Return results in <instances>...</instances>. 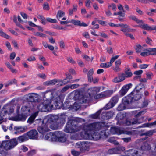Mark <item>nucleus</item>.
<instances>
[{
	"mask_svg": "<svg viewBox=\"0 0 156 156\" xmlns=\"http://www.w3.org/2000/svg\"><path fill=\"white\" fill-rule=\"evenodd\" d=\"M69 86L70 88H71L72 89H74L78 87H79L80 85L78 84H72Z\"/></svg>",
	"mask_w": 156,
	"mask_h": 156,
	"instance_id": "de8ad7c7",
	"label": "nucleus"
},
{
	"mask_svg": "<svg viewBox=\"0 0 156 156\" xmlns=\"http://www.w3.org/2000/svg\"><path fill=\"white\" fill-rule=\"evenodd\" d=\"M112 82L115 83H117L121 82L119 77L114 78L112 80Z\"/></svg>",
	"mask_w": 156,
	"mask_h": 156,
	"instance_id": "4d7b16f0",
	"label": "nucleus"
},
{
	"mask_svg": "<svg viewBox=\"0 0 156 156\" xmlns=\"http://www.w3.org/2000/svg\"><path fill=\"white\" fill-rule=\"evenodd\" d=\"M66 138L64 134H62L61 132H60V135L58 139V141L62 142H64L66 141Z\"/></svg>",
	"mask_w": 156,
	"mask_h": 156,
	"instance_id": "c85d7f7f",
	"label": "nucleus"
},
{
	"mask_svg": "<svg viewBox=\"0 0 156 156\" xmlns=\"http://www.w3.org/2000/svg\"><path fill=\"white\" fill-rule=\"evenodd\" d=\"M69 23L73 24L79 26L87 27L88 25L83 22H81L79 20H72L69 21Z\"/></svg>",
	"mask_w": 156,
	"mask_h": 156,
	"instance_id": "f3484780",
	"label": "nucleus"
},
{
	"mask_svg": "<svg viewBox=\"0 0 156 156\" xmlns=\"http://www.w3.org/2000/svg\"><path fill=\"white\" fill-rule=\"evenodd\" d=\"M17 139L20 142H22L28 140V137L27 136L26 134H25L23 136L18 137L17 138Z\"/></svg>",
	"mask_w": 156,
	"mask_h": 156,
	"instance_id": "cd10ccee",
	"label": "nucleus"
},
{
	"mask_svg": "<svg viewBox=\"0 0 156 156\" xmlns=\"http://www.w3.org/2000/svg\"><path fill=\"white\" fill-rule=\"evenodd\" d=\"M82 35L86 38H89L90 37L89 34L88 32H85L83 33Z\"/></svg>",
	"mask_w": 156,
	"mask_h": 156,
	"instance_id": "774afa93",
	"label": "nucleus"
},
{
	"mask_svg": "<svg viewBox=\"0 0 156 156\" xmlns=\"http://www.w3.org/2000/svg\"><path fill=\"white\" fill-rule=\"evenodd\" d=\"M156 125V121L154 122H152L151 123H147L143 124L142 126L139 127H149L151 126Z\"/></svg>",
	"mask_w": 156,
	"mask_h": 156,
	"instance_id": "f704fd0d",
	"label": "nucleus"
},
{
	"mask_svg": "<svg viewBox=\"0 0 156 156\" xmlns=\"http://www.w3.org/2000/svg\"><path fill=\"white\" fill-rule=\"evenodd\" d=\"M93 7L95 10L97 11L99 9V7L98 5L96 3H94L93 4Z\"/></svg>",
	"mask_w": 156,
	"mask_h": 156,
	"instance_id": "338daca9",
	"label": "nucleus"
},
{
	"mask_svg": "<svg viewBox=\"0 0 156 156\" xmlns=\"http://www.w3.org/2000/svg\"><path fill=\"white\" fill-rule=\"evenodd\" d=\"M66 79H65L62 80H61L57 79V85L58 86H62L69 83V81H66Z\"/></svg>",
	"mask_w": 156,
	"mask_h": 156,
	"instance_id": "b1692460",
	"label": "nucleus"
},
{
	"mask_svg": "<svg viewBox=\"0 0 156 156\" xmlns=\"http://www.w3.org/2000/svg\"><path fill=\"white\" fill-rule=\"evenodd\" d=\"M129 18L139 24V25L138 26V27L144 29L146 24L144 23L142 20H139L134 15H130L129 16Z\"/></svg>",
	"mask_w": 156,
	"mask_h": 156,
	"instance_id": "f8f14e48",
	"label": "nucleus"
},
{
	"mask_svg": "<svg viewBox=\"0 0 156 156\" xmlns=\"http://www.w3.org/2000/svg\"><path fill=\"white\" fill-rule=\"evenodd\" d=\"M36 116V115H34L30 117L27 120V122L30 124L33 123L35 118Z\"/></svg>",
	"mask_w": 156,
	"mask_h": 156,
	"instance_id": "4c0bfd02",
	"label": "nucleus"
},
{
	"mask_svg": "<svg viewBox=\"0 0 156 156\" xmlns=\"http://www.w3.org/2000/svg\"><path fill=\"white\" fill-rule=\"evenodd\" d=\"M118 96H115L113 97L110 101L115 105L118 102Z\"/></svg>",
	"mask_w": 156,
	"mask_h": 156,
	"instance_id": "72a5a7b5",
	"label": "nucleus"
},
{
	"mask_svg": "<svg viewBox=\"0 0 156 156\" xmlns=\"http://www.w3.org/2000/svg\"><path fill=\"white\" fill-rule=\"evenodd\" d=\"M91 3L90 0H86L85 2V6L87 8L90 9L91 7Z\"/></svg>",
	"mask_w": 156,
	"mask_h": 156,
	"instance_id": "c03bdc74",
	"label": "nucleus"
},
{
	"mask_svg": "<svg viewBox=\"0 0 156 156\" xmlns=\"http://www.w3.org/2000/svg\"><path fill=\"white\" fill-rule=\"evenodd\" d=\"M108 24L109 26L111 27H121L122 28H123L126 25V24L123 23L115 24L111 22L108 23Z\"/></svg>",
	"mask_w": 156,
	"mask_h": 156,
	"instance_id": "bb28decb",
	"label": "nucleus"
},
{
	"mask_svg": "<svg viewBox=\"0 0 156 156\" xmlns=\"http://www.w3.org/2000/svg\"><path fill=\"white\" fill-rule=\"evenodd\" d=\"M110 132L113 134H117L120 135L124 133L127 135H130L131 134V132L129 131H124L121 130L120 128L116 127H112L110 129Z\"/></svg>",
	"mask_w": 156,
	"mask_h": 156,
	"instance_id": "9b49d317",
	"label": "nucleus"
},
{
	"mask_svg": "<svg viewBox=\"0 0 156 156\" xmlns=\"http://www.w3.org/2000/svg\"><path fill=\"white\" fill-rule=\"evenodd\" d=\"M51 136V138L50 140L52 141H56L58 140V139L60 135V131H57L54 133H50L47 135L49 136Z\"/></svg>",
	"mask_w": 156,
	"mask_h": 156,
	"instance_id": "dca6fc26",
	"label": "nucleus"
},
{
	"mask_svg": "<svg viewBox=\"0 0 156 156\" xmlns=\"http://www.w3.org/2000/svg\"><path fill=\"white\" fill-rule=\"evenodd\" d=\"M37 76L43 79H45L46 77V75L44 73H39L37 75Z\"/></svg>",
	"mask_w": 156,
	"mask_h": 156,
	"instance_id": "864d4df0",
	"label": "nucleus"
},
{
	"mask_svg": "<svg viewBox=\"0 0 156 156\" xmlns=\"http://www.w3.org/2000/svg\"><path fill=\"white\" fill-rule=\"evenodd\" d=\"M143 56H146L149 55H156V48H149L144 50L143 52L140 53Z\"/></svg>",
	"mask_w": 156,
	"mask_h": 156,
	"instance_id": "9d476101",
	"label": "nucleus"
},
{
	"mask_svg": "<svg viewBox=\"0 0 156 156\" xmlns=\"http://www.w3.org/2000/svg\"><path fill=\"white\" fill-rule=\"evenodd\" d=\"M67 60L70 63L72 64H76V62L74 60L72 57H68L67 58Z\"/></svg>",
	"mask_w": 156,
	"mask_h": 156,
	"instance_id": "49530a36",
	"label": "nucleus"
},
{
	"mask_svg": "<svg viewBox=\"0 0 156 156\" xmlns=\"http://www.w3.org/2000/svg\"><path fill=\"white\" fill-rule=\"evenodd\" d=\"M118 77L121 82H122L126 78L125 77V76L124 75V74L123 73L119 76Z\"/></svg>",
	"mask_w": 156,
	"mask_h": 156,
	"instance_id": "603ef678",
	"label": "nucleus"
},
{
	"mask_svg": "<svg viewBox=\"0 0 156 156\" xmlns=\"http://www.w3.org/2000/svg\"><path fill=\"white\" fill-rule=\"evenodd\" d=\"M70 88L69 85H66L61 90L62 92H64Z\"/></svg>",
	"mask_w": 156,
	"mask_h": 156,
	"instance_id": "13d9d810",
	"label": "nucleus"
},
{
	"mask_svg": "<svg viewBox=\"0 0 156 156\" xmlns=\"http://www.w3.org/2000/svg\"><path fill=\"white\" fill-rule=\"evenodd\" d=\"M36 59L35 57L31 56L30 57H29L28 58H27V60L29 62L33 61H35L36 60Z\"/></svg>",
	"mask_w": 156,
	"mask_h": 156,
	"instance_id": "bf43d9fd",
	"label": "nucleus"
},
{
	"mask_svg": "<svg viewBox=\"0 0 156 156\" xmlns=\"http://www.w3.org/2000/svg\"><path fill=\"white\" fill-rule=\"evenodd\" d=\"M59 46L61 48H64L65 47V45L64 42L62 41L59 42Z\"/></svg>",
	"mask_w": 156,
	"mask_h": 156,
	"instance_id": "69168bd1",
	"label": "nucleus"
},
{
	"mask_svg": "<svg viewBox=\"0 0 156 156\" xmlns=\"http://www.w3.org/2000/svg\"><path fill=\"white\" fill-rule=\"evenodd\" d=\"M119 20L121 21H123V20L121 17H123L125 16V14L122 12L121 11H119L118 12Z\"/></svg>",
	"mask_w": 156,
	"mask_h": 156,
	"instance_id": "473e14b6",
	"label": "nucleus"
},
{
	"mask_svg": "<svg viewBox=\"0 0 156 156\" xmlns=\"http://www.w3.org/2000/svg\"><path fill=\"white\" fill-rule=\"evenodd\" d=\"M119 57V55H116L112 57L110 62L107 63H102L100 65L101 67L104 68H108L112 66V63Z\"/></svg>",
	"mask_w": 156,
	"mask_h": 156,
	"instance_id": "2eb2a0df",
	"label": "nucleus"
},
{
	"mask_svg": "<svg viewBox=\"0 0 156 156\" xmlns=\"http://www.w3.org/2000/svg\"><path fill=\"white\" fill-rule=\"evenodd\" d=\"M30 110V105L28 103L27 104L25 105L22 107L21 110L23 112H29Z\"/></svg>",
	"mask_w": 156,
	"mask_h": 156,
	"instance_id": "393cba45",
	"label": "nucleus"
},
{
	"mask_svg": "<svg viewBox=\"0 0 156 156\" xmlns=\"http://www.w3.org/2000/svg\"><path fill=\"white\" fill-rule=\"evenodd\" d=\"M14 112L13 108L9 105H5L0 112V123L4 119L3 117L7 114H10Z\"/></svg>",
	"mask_w": 156,
	"mask_h": 156,
	"instance_id": "423d86ee",
	"label": "nucleus"
},
{
	"mask_svg": "<svg viewBox=\"0 0 156 156\" xmlns=\"http://www.w3.org/2000/svg\"><path fill=\"white\" fill-rule=\"evenodd\" d=\"M132 86V84L131 83H129L123 86L120 91V94L122 96L125 95Z\"/></svg>",
	"mask_w": 156,
	"mask_h": 156,
	"instance_id": "4468645a",
	"label": "nucleus"
},
{
	"mask_svg": "<svg viewBox=\"0 0 156 156\" xmlns=\"http://www.w3.org/2000/svg\"><path fill=\"white\" fill-rule=\"evenodd\" d=\"M100 113L101 111H98L95 114L91 115V117L94 119H97L99 117Z\"/></svg>",
	"mask_w": 156,
	"mask_h": 156,
	"instance_id": "37998d69",
	"label": "nucleus"
},
{
	"mask_svg": "<svg viewBox=\"0 0 156 156\" xmlns=\"http://www.w3.org/2000/svg\"><path fill=\"white\" fill-rule=\"evenodd\" d=\"M43 7V9L45 10H48L49 9V5L47 2H45L44 4Z\"/></svg>",
	"mask_w": 156,
	"mask_h": 156,
	"instance_id": "3c124183",
	"label": "nucleus"
},
{
	"mask_svg": "<svg viewBox=\"0 0 156 156\" xmlns=\"http://www.w3.org/2000/svg\"><path fill=\"white\" fill-rule=\"evenodd\" d=\"M34 35L37 36H40L42 37H46V35L39 32H37L34 34Z\"/></svg>",
	"mask_w": 156,
	"mask_h": 156,
	"instance_id": "79ce46f5",
	"label": "nucleus"
},
{
	"mask_svg": "<svg viewBox=\"0 0 156 156\" xmlns=\"http://www.w3.org/2000/svg\"><path fill=\"white\" fill-rule=\"evenodd\" d=\"M5 44L9 50L11 51L12 50V48L11 47L10 44L9 42L8 41H6L5 42Z\"/></svg>",
	"mask_w": 156,
	"mask_h": 156,
	"instance_id": "8fccbe9b",
	"label": "nucleus"
},
{
	"mask_svg": "<svg viewBox=\"0 0 156 156\" xmlns=\"http://www.w3.org/2000/svg\"><path fill=\"white\" fill-rule=\"evenodd\" d=\"M126 106L122 103L118 106L117 110L118 111H121L126 109Z\"/></svg>",
	"mask_w": 156,
	"mask_h": 156,
	"instance_id": "ea45409f",
	"label": "nucleus"
},
{
	"mask_svg": "<svg viewBox=\"0 0 156 156\" xmlns=\"http://www.w3.org/2000/svg\"><path fill=\"white\" fill-rule=\"evenodd\" d=\"M114 115L112 112H109L106 113H103L101 115L102 117L104 119H108L111 118Z\"/></svg>",
	"mask_w": 156,
	"mask_h": 156,
	"instance_id": "6ab92c4d",
	"label": "nucleus"
},
{
	"mask_svg": "<svg viewBox=\"0 0 156 156\" xmlns=\"http://www.w3.org/2000/svg\"><path fill=\"white\" fill-rule=\"evenodd\" d=\"M26 128L24 127L15 126L14 127V129L16 131L14 132V134H16L17 133H23L26 131Z\"/></svg>",
	"mask_w": 156,
	"mask_h": 156,
	"instance_id": "4be33fe9",
	"label": "nucleus"
},
{
	"mask_svg": "<svg viewBox=\"0 0 156 156\" xmlns=\"http://www.w3.org/2000/svg\"><path fill=\"white\" fill-rule=\"evenodd\" d=\"M54 117L48 115L42 121V125L39 126L37 128L39 132L41 133L48 132L49 130L48 127H50L53 130L57 129L58 126L55 124V123L53 121V118Z\"/></svg>",
	"mask_w": 156,
	"mask_h": 156,
	"instance_id": "7ed1b4c3",
	"label": "nucleus"
},
{
	"mask_svg": "<svg viewBox=\"0 0 156 156\" xmlns=\"http://www.w3.org/2000/svg\"><path fill=\"white\" fill-rule=\"evenodd\" d=\"M82 120V119H78L72 120V122L69 121L64 131L66 133H72L79 131L82 129L81 135L83 138L90 140L98 138V137L96 136L97 134L94 132L96 124L93 123L81 126L79 122Z\"/></svg>",
	"mask_w": 156,
	"mask_h": 156,
	"instance_id": "f257e3e1",
	"label": "nucleus"
},
{
	"mask_svg": "<svg viewBox=\"0 0 156 156\" xmlns=\"http://www.w3.org/2000/svg\"><path fill=\"white\" fill-rule=\"evenodd\" d=\"M147 78V79L151 80V77L153 76L152 73L149 72L146 73Z\"/></svg>",
	"mask_w": 156,
	"mask_h": 156,
	"instance_id": "09e8293b",
	"label": "nucleus"
},
{
	"mask_svg": "<svg viewBox=\"0 0 156 156\" xmlns=\"http://www.w3.org/2000/svg\"><path fill=\"white\" fill-rule=\"evenodd\" d=\"M18 144L16 138H13L9 140L3 141L0 143V153L2 154L4 149H10L13 148Z\"/></svg>",
	"mask_w": 156,
	"mask_h": 156,
	"instance_id": "20e7f679",
	"label": "nucleus"
},
{
	"mask_svg": "<svg viewBox=\"0 0 156 156\" xmlns=\"http://www.w3.org/2000/svg\"><path fill=\"white\" fill-rule=\"evenodd\" d=\"M27 136L30 139H36L38 137V133L35 130H32L27 133Z\"/></svg>",
	"mask_w": 156,
	"mask_h": 156,
	"instance_id": "ddd939ff",
	"label": "nucleus"
},
{
	"mask_svg": "<svg viewBox=\"0 0 156 156\" xmlns=\"http://www.w3.org/2000/svg\"><path fill=\"white\" fill-rule=\"evenodd\" d=\"M136 51L137 52H140L143 49V48L140 45L138 44L136 46Z\"/></svg>",
	"mask_w": 156,
	"mask_h": 156,
	"instance_id": "e433bc0d",
	"label": "nucleus"
},
{
	"mask_svg": "<svg viewBox=\"0 0 156 156\" xmlns=\"http://www.w3.org/2000/svg\"><path fill=\"white\" fill-rule=\"evenodd\" d=\"M72 94L74 95V98L75 100H79L82 101L83 103L86 102L89 100L91 95L89 94V97H86L83 95L82 91L79 90H75L72 92Z\"/></svg>",
	"mask_w": 156,
	"mask_h": 156,
	"instance_id": "0eeeda50",
	"label": "nucleus"
},
{
	"mask_svg": "<svg viewBox=\"0 0 156 156\" xmlns=\"http://www.w3.org/2000/svg\"><path fill=\"white\" fill-rule=\"evenodd\" d=\"M100 36L105 38H108V36L107 34H106L104 32H100Z\"/></svg>",
	"mask_w": 156,
	"mask_h": 156,
	"instance_id": "e2e57ef3",
	"label": "nucleus"
},
{
	"mask_svg": "<svg viewBox=\"0 0 156 156\" xmlns=\"http://www.w3.org/2000/svg\"><path fill=\"white\" fill-rule=\"evenodd\" d=\"M65 15V12L62 10H58L56 15V17L57 19L58 20L62 17Z\"/></svg>",
	"mask_w": 156,
	"mask_h": 156,
	"instance_id": "a878e982",
	"label": "nucleus"
},
{
	"mask_svg": "<svg viewBox=\"0 0 156 156\" xmlns=\"http://www.w3.org/2000/svg\"><path fill=\"white\" fill-rule=\"evenodd\" d=\"M100 88L99 87H92L90 88L89 90V92L90 91L91 92V94H94L99 92L100 90ZM89 93H90L89 92Z\"/></svg>",
	"mask_w": 156,
	"mask_h": 156,
	"instance_id": "5701e85b",
	"label": "nucleus"
},
{
	"mask_svg": "<svg viewBox=\"0 0 156 156\" xmlns=\"http://www.w3.org/2000/svg\"><path fill=\"white\" fill-rule=\"evenodd\" d=\"M34 93L29 94L26 95L27 100L29 101L32 102L34 101Z\"/></svg>",
	"mask_w": 156,
	"mask_h": 156,
	"instance_id": "c756f323",
	"label": "nucleus"
},
{
	"mask_svg": "<svg viewBox=\"0 0 156 156\" xmlns=\"http://www.w3.org/2000/svg\"><path fill=\"white\" fill-rule=\"evenodd\" d=\"M146 112L144 110L139 112L138 114L136 115L135 119L133 118L127 119L125 123L127 125H131L142 123L144 121V117H142L138 119H137V118L142 114H144Z\"/></svg>",
	"mask_w": 156,
	"mask_h": 156,
	"instance_id": "39448f33",
	"label": "nucleus"
},
{
	"mask_svg": "<svg viewBox=\"0 0 156 156\" xmlns=\"http://www.w3.org/2000/svg\"><path fill=\"white\" fill-rule=\"evenodd\" d=\"M125 76V77L128 78L132 76V73L130 69H128L125 71V73H123Z\"/></svg>",
	"mask_w": 156,
	"mask_h": 156,
	"instance_id": "2f4dec72",
	"label": "nucleus"
},
{
	"mask_svg": "<svg viewBox=\"0 0 156 156\" xmlns=\"http://www.w3.org/2000/svg\"><path fill=\"white\" fill-rule=\"evenodd\" d=\"M114 106V104L110 101V102L105 105L104 108L105 109H108L112 108Z\"/></svg>",
	"mask_w": 156,
	"mask_h": 156,
	"instance_id": "c9c22d12",
	"label": "nucleus"
},
{
	"mask_svg": "<svg viewBox=\"0 0 156 156\" xmlns=\"http://www.w3.org/2000/svg\"><path fill=\"white\" fill-rule=\"evenodd\" d=\"M134 30L129 28V26L126 24L123 28H121V31H122L124 33L125 35L127 37H129L131 39H134V38L133 35L128 32H132Z\"/></svg>",
	"mask_w": 156,
	"mask_h": 156,
	"instance_id": "1a4fd4ad",
	"label": "nucleus"
},
{
	"mask_svg": "<svg viewBox=\"0 0 156 156\" xmlns=\"http://www.w3.org/2000/svg\"><path fill=\"white\" fill-rule=\"evenodd\" d=\"M20 149L23 152H26L28 150V148L25 146L23 145L21 147Z\"/></svg>",
	"mask_w": 156,
	"mask_h": 156,
	"instance_id": "052dcab7",
	"label": "nucleus"
},
{
	"mask_svg": "<svg viewBox=\"0 0 156 156\" xmlns=\"http://www.w3.org/2000/svg\"><path fill=\"white\" fill-rule=\"evenodd\" d=\"M113 93V91L112 90H107L101 93L100 94L98 95V96L99 97H103L110 96Z\"/></svg>",
	"mask_w": 156,
	"mask_h": 156,
	"instance_id": "aec40b11",
	"label": "nucleus"
},
{
	"mask_svg": "<svg viewBox=\"0 0 156 156\" xmlns=\"http://www.w3.org/2000/svg\"><path fill=\"white\" fill-rule=\"evenodd\" d=\"M44 97H50L40 104L37 108L41 112H47L52 109L60 108L62 106L63 97L62 95L57 96L55 89H51L46 91L44 95Z\"/></svg>",
	"mask_w": 156,
	"mask_h": 156,
	"instance_id": "f03ea898",
	"label": "nucleus"
},
{
	"mask_svg": "<svg viewBox=\"0 0 156 156\" xmlns=\"http://www.w3.org/2000/svg\"><path fill=\"white\" fill-rule=\"evenodd\" d=\"M0 35L7 39H11L10 37L4 32L1 29H0Z\"/></svg>",
	"mask_w": 156,
	"mask_h": 156,
	"instance_id": "7c9ffc66",
	"label": "nucleus"
},
{
	"mask_svg": "<svg viewBox=\"0 0 156 156\" xmlns=\"http://www.w3.org/2000/svg\"><path fill=\"white\" fill-rule=\"evenodd\" d=\"M111 8H112V10L114 11H116L117 9L116 5L114 3H112L108 5V8L110 9Z\"/></svg>",
	"mask_w": 156,
	"mask_h": 156,
	"instance_id": "58836bf2",
	"label": "nucleus"
},
{
	"mask_svg": "<svg viewBox=\"0 0 156 156\" xmlns=\"http://www.w3.org/2000/svg\"><path fill=\"white\" fill-rule=\"evenodd\" d=\"M83 58L85 59L87 61H89L91 60L92 62L93 59V57H92L91 58H90L88 56L86 55H84L82 56Z\"/></svg>",
	"mask_w": 156,
	"mask_h": 156,
	"instance_id": "a19ab883",
	"label": "nucleus"
},
{
	"mask_svg": "<svg viewBox=\"0 0 156 156\" xmlns=\"http://www.w3.org/2000/svg\"><path fill=\"white\" fill-rule=\"evenodd\" d=\"M132 102L133 100L129 94L127 96L124 97L122 100V103L126 106Z\"/></svg>",
	"mask_w": 156,
	"mask_h": 156,
	"instance_id": "a211bd4d",
	"label": "nucleus"
},
{
	"mask_svg": "<svg viewBox=\"0 0 156 156\" xmlns=\"http://www.w3.org/2000/svg\"><path fill=\"white\" fill-rule=\"evenodd\" d=\"M57 79H55L43 83V85L46 86H52L57 83Z\"/></svg>",
	"mask_w": 156,
	"mask_h": 156,
	"instance_id": "412c9836",
	"label": "nucleus"
},
{
	"mask_svg": "<svg viewBox=\"0 0 156 156\" xmlns=\"http://www.w3.org/2000/svg\"><path fill=\"white\" fill-rule=\"evenodd\" d=\"M148 65L146 64H142L139 65V67L141 69H144L147 68Z\"/></svg>",
	"mask_w": 156,
	"mask_h": 156,
	"instance_id": "5fc2aeb1",
	"label": "nucleus"
},
{
	"mask_svg": "<svg viewBox=\"0 0 156 156\" xmlns=\"http://www.w3.org/2000/svg\"><path fill=\"white\" fill-rule=\"evenodd\" d=\"M46 20L47 21L52 23H57V20L55 19H52L50 18H46Z\"/></svg>",
	"mask_w": 156,
	"mask_h": 156,
	"instance_id": "a18cd8bd",
	"label": "nucleus"
},
{
	"mask_svg": "<svg viewBox=\"0 0 156 156\" xmlns=\"http://www.w3.org/2000/svg\"><path fill=\"white\" fill-rule=\"evenodd\" d=\"M16 53L14 52L11 53L10 55V59L11 60H13L16 56Z\"/></svg>",
	"mask_w": 156,
	"mask_h": 156,
	"instance_id": "680f3d73",
	"label": "nucleus"
},
{
	"mask_svg": "<svg viewBox=\"0 0 156 156\" xmlns=\"http://www.w3.org/2000/svg\"><path fill=\"white\" fill-rule=\"evenodd\" d=\"M140 86L139 85L136 86L133 90L129 94L133 102L140 99L142 96V94L139 90L141 89V88L139 87Z\"/></svg>",
	"mask_w": 156,
	"mask_h": 156,
	"instance_id": "6e6552de",
	"label": "nucleus"
},
{
	"mask_svg": "<svg viewBox=\"0 0 156 156\" xmlns=\"http://www.w3.org/2000/svg\"><path fill=\"white\" fill-rule=\"evenodd\" d=\"M72 153L73 155L75 156H78L80 154V153L79 152L75 150L72 151Z\"/></svg>",
	"mask_w": 156,
	"mask_h": 156,
	"instance_id": "0e129e2a",
	"label": "nucleus"
},
{
	"mask_svg": "<svg viewBox=\"0 0 156 156\" xmlns=\"http://www.w3.org/2000/svg\"><path fill=\"white\" fill-rule=\"evenodd\" d=\"M94 73V70L93 69H90L88 72L87 76H92Z\"/></svg>",
	"mask_w": 156,
	"mask_h": 156,
	"instance_id": "6e6d98bb",
	"label": "nucleus"
}]
</instances>
